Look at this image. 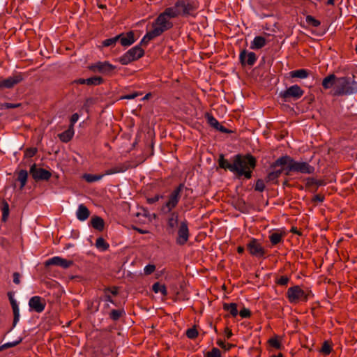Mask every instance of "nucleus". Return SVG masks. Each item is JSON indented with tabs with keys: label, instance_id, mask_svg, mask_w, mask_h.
<instances>
[{
	"label": "nucleus",
	"instance_id": "1",
	"mask_svg": "<svg viewBox=\"0 0 357 357\" xmlns=\"http://www.w3.org/2000/svg\"><path fill=\"white\" fill-rule=\"evenodd\" d=\"M280 167V169L269 172L265 178L266 183H278V178L284 173L286 176H291L293 173L312 174L315 168L308 162L296 161L292 157L285 155L278 158L270 166L271 169Z\"/></svg>",
	"mask_w": 357,
	"mask_h": 357
},
{
	"label": "nucleus",
	"instance_id": "2",
	"mask_svg": "<svg viewBox=\"0 0 357 357\" xmlns=\"http://www.w3.org/2000/svg\"><path fill=\"white\" fill-rule=\"evenodd\" d=\"M218 162L220 168L234 173L238 178L242 176L247 179L251 178L252 171L257 166V159L250 153L235 155L232 158V162H229L223 154H220Z\"/></svg>",
	"mask_w": 357,
	"mask_h": 357
},
{
	"label": "nucleus",
	"instance_id": "3",
	"mask_svg": "<svg viewBox=\"0 0 357 357\" xmlns=\"http://www.w3.org/2000/svg\"><path fill=\"white\" fill-rule=\"evenodd\" d=\"M354 75L338 77L335 96H347L357 93Z\"/></svg>",
	"mask_w": 357,
	"mask_h": 357
},
{
	"label": "nucleus",
	"instance_id": "4",
	"mask_svg": "<svg viewBox=\"0 0 357 357\" xmlns=\"http://www.w3.org/2000/svg\"><path fill=\"white\" fill-rule=\"evenodd\" d=\"M188 190L183 183H180L168 196V200L162 206L161 212L167 214L173 211L178 205L181 199V193L183 189Z\"/></svg>",
	"mask_w": 357,
	"mask_h": 357
},
{
	"label": "nucleus",
	"instance_id": "5",
	"mask_svg": "<svg viewBox=\"0 0 357 357\" xmlns=\"http://www.w3.org/2000/svg\"><path fill=\"white\" fill-rule=\"evenodd\" d=\"M314 296L311 290H303L300 286L295 285L289 287L287 291V298L291 303H297L299 301L306 302Z\"/></svg>",
	"mask_w": 357,
	"mask_h": 357
},
{
	"label": "nucleus",
	"instance_id": "6",
	"mask_svg": "<svg viewBox=\"0 0 357 357\" xmlns=\"http://www.w3.org/2000/svg\"><path fill=\"white\" fill-rule=\"evenodd\" d=\"M172 26L173 23L169 19L165 18L163 15L160 14L153 22L151 31L156 37H158L164 32L172 29Z\"/></svg>",
	"mask_w": 357,
	"mask_h": 357
},
{
	"label": "nucleus",
	"instance_id": "7",
	"mask_svg": "<svg viewBox=\"0 0 357 357\" xmlns=\"http://www.w3.org/2000/svg\"><path fill=\"white\" fill-rule=\"evenodd\" d=\"M176 3L182 16L192 15L199 7L197 0H177Z\"/></svg>",
	"mask_w": 357,
	"mask_h": 357
},
{
	"label": "nucleus",
	"instance_id": "8",
	"mask_svg": "<svg viewBox=\"0 0 357 357\" xmlns=\"http://www.w3.org/2000/svg\"><path fill=\"white\" fill-rule=\"evenodd\" d=\"M144 55V50L140 47V45H136L119 57L118 61L122 65H128L130 63L142 58Z\"/></svg>",
	"mask_w": 357,
	"mask_h": 357
},
{
	"label": "nucleus",
	"instance_id": "9",
	"mask_svg": "<svg viewBox=\"0 0 357 357\" xmlns=\"http://www.w3.org/2000/svg\"><path fill=\"white\" fill-rule=\"evenodd\" d=\"M304 93V91L297 84L291 86L286 90L280 93L279 96L284 102H289L291 100H296L301 98Z\"/></svg>",
	"mask_w": 357,
	"mask_h": 357
},
{
	"label": "nucleus",
	"instance_id": "10",
	"mask_svg": "<svg viewBox=\"0 0 357 357\" xmlns=\"http://www.w3.org/2000/svg\"><path fill=\"white\" fill-rule=\"evenodd\" d=\"M190 231L188 222L186 220L181 221L178 226L177 237L176 243L178 245H184L188 241Z\"/></svg>",
	"mask_w": 357,
	"mask_h": 357
},
{
	"label": "nucleus",
	"instance_id": "11",
	"mask_svg": "<svg viewBox=\"0 0 357 357\" xmlns=\"http://www.w3.org/2000/svg\"><path fill=\"white\" fill-rule=\"evenodd\" d=\"M23 79L24 77L21 73H16L6 79L0 77V90L12 89L15 85L20 83Z\"/></svg>",
	"mask_w": 357,
	"mask_h": 357
},
{
	"label": "nucleus",
	"instance_id": "12",
	"mask_svg": "<svg viewBox=\"0 0 357 357\" xmlns=\"http://www.w3.org/2000/svg\"><path fill=\"white\" fill-rule=\"evenodd\" d=\"M247 250L252 256L256 257H262L266 254L264 248L255 238H252L247 244Z\"/></svg>",
	"mask_w": 357,
	"mask_h": 357
},
{
	"label": "nucleus",
	"instance_id": "13",
	"mask_svg": "<svg viewBox=\"0 0 357 357\" xmlns=\"http://www.w3.org/2000/svg\"><path fill=\"white\" fill-rule=\"evenodd\" d=\"M29 173L36 181H48L52 176V173L50 171L43 168H38L36 164L31 165Z\"/></svg>",
	"mask_w": 357,
	"mask_h": 357
},
{
	"label": "nucleus",
	"instance_id": "14",
	"mask_svg": "<svg viewBox=\"0 0 357 357\" xmlns=\"http://www.w3.org/2000/svg\"><path fill=\"white\" fill-rule=\"evenodd\" d=\"M89 68L93 72H98L105 75H110L116 68V67L108 61H99L91 66Z\"/></svg>",
	"mask_w": 357,
	"mask_h": 357
},
{
	"label": "nucleus",
	"instance_id": "15",
	"mask_svg": "<svg viewBox=\"0 0 357 357\" xmlns=\"http://www.w3.org/2000/svg\"><path fill=\"white\" fill-rule=\"evenodd\" d=\"M29 306L31 311L41 313L45 308L46 301L45 298L39 296H34L29 299Z\"/></svg>",
	"mask_w": 357,
	"mask_h": 357
},
{
	"label": "nucleus",
	"instance_id": "16",
	"mask_svg": "<svg viewBox=\"0 0 357 357\" xmlns=\"http://www.w3.org/2000/svg\"><path fill=\"white\" fill-rule=\"evenodd\" d=\"M257 59L255 52H248L246 50H243L239 54L240 63L243 66L246 65L252 66Z\"/></svg>",
	"mask_w": 357,
	"mask_h": 357
},
{
	"label": "nucleus",
	"instance_id": "17",
	"mask_svg": "<svg viewBox=\"0 0 357 357\" xmlns=\"http://www.w3.org/2000/svg\"><path fill=\"white\" fill-rule=\"evenodd\" d=\"M73 264V261L71 260H67L60 257H54L47 260L45 263V266H57L63 268H68Z\"/></svg>",
	"mask_w": 357,
	"mask_h": 357
},
{
	"label": "nucleus",
	"instance_id": "18",
	"mask_svg": "<svg viewBox=\"0 0 357 357\" xmlns=\"http://www.w3.org/2000/svg\"><path fill=\"white\" fill-rule=\"evenodd\" d=\"M167 218V229L169 233H173L176 227L178 226V213L173 211L168 213Z\"/></svg>",
	"mask_w": 357,
	"mask_h": 357
},
{
	"label": "nucleus",
	"instance_id": "19",
	"mask_svg": "<svg viewBox=\"0 0 357 357\" xmlns=\"http://www.w3.org/2000/svg\"><path fill=\"white\" fill-rule=\"evenodd\" d=\"M119 41L121 45L123 47H128L132 45L135 42L134 32L132 31L127 33H122L117 35Z\"/></svg>",
	"mask_w": 357,
	"mask_h": 357
},
{
	"label": "nucleus",
	"instance_id": "20",
	"mask_svg": "<svg viewBox=\"0 0 357 357\" xmlns=\"http://www.w3.org/2000/svg\"><path fill=\"white\" fill-rule=\"evenodd\" d=\"M8 296L12 307L13 312V327H15L17 323L20 319V310L16 300L13 297V294L12 292L8 293Z\"/></svg>",
	"mask_w": 357,
	"mask_h": 357
},
{
	"label": "nucleus",
	"instance_id": "21",
	"mask_svg": "<svg viewBox=\"0 0 357 357\" xmlns=\"http://www.w3.org/2000/svg\"><path fill=\"white\" fill-rule=\"evenodd\" d=\"M337 79L334 74H330L323 79L321 85L325 90L329 89L334 85L337 86Z\"/></svg>",
	"mask_w": 357,
	"mask_h": 357
},
{
	"label": "nucleus",
	"instance_id": "22",
	"mask_svg": "<svg viewBox=\"0 0 357 357\" xmlns=\"http://www.w3.org/2000/svg\"><path fill=\"white\" fill-rule=\"evenodd\" d=\"M160 15H163L166 19L175 18L180 15V12L178 11V8L176 7V3H175L174 6L167 8L163 13H160Z\"/></svg>",
	"mask_w": 357,
	"mask_h": 357
},
{
	"label": "nucleus",
	"instance_id": "23",
	"mask_svg": "<svg viewBox=\"0 0 357 357\" xmlns=\"http://www.w3.org/2000/svg\"><path fill=\"white\" fill-rule=\"evenodd\" d=\"M129 164L128 163H121L115 167L109 169L105 171V174L106 175H110V174H114L117 173L124 172L129 168Z\"/></svg>",
	"mask_w": 357,
	"mask_h": 357
},
{
	"label": "nucleus",
	"instance_id": "24",
	"mask_svg": "<svg viewBox=\"0 0 357 357\" xmlns=\"http://www.w3.org/2000/svg\"><path fill=\"white\" fill-rule=\"evenodd\" d=\"M77 218L80 221L86 220L90 215V211L84 204H80L76 213Z\"/></svg>",
	"mask_w": 357,
	"mask_h": 357
},
{
	"label": "nucleus",
	"instance_id": "25",
	"mask_svg": "<svg viewBox=\"0 0 357 357\" xmlns=\"http://www.w3.org/2000/svg\"><path fill=\"white\" fill-rule=\"evenodd\" d=\"M91 226L95 229L102 231L105 227L104 220L99 216H93L91 219Z\"/></svg>",
	"mask_w": 357,
	"mask_h": 357
},
{
	"label": "nucleus",
	"instance_id": "26",
	"mask_svg": "<svg viewBox=\"0 0 357 357\" xmlns=\"http://www.w3.org/2000/svg\"><path fill=\"white\" fill-rule=\"evenodd\" d=\"M74 135V128L72 126H69L68 130L58 135L59 139L65 143L70 142Z\"/></svg>",
	"mask_w": 357,
	"mask_h": 357
},
{
	"label": "nucleus",
	"instance_id": "27",
	"mask_svg": "<svg viewBox=\"0 0 357 357\" xmlns=\"http://www.w3.org/2000/svg\"><path fill=\"white\" fill-rule=\"evenodd\" d=\"M266 44V40L263 36H256L250 45L252 50H258L264 47Z\"/></svg>",
	"mask_w": 357,
	"mask_h": 357
},
{
	"label": "nucleus",
	"instance_id": "28",
	"mask_svg": "<svg viewBox=\"0 0 357 357\" xmlns=\"http://www.w3.org/2000/svg\"><path fill=\"white\" fill-rule=\"evenodd\" d=\"M284 232H273L269 236V240L273 246H275L283 241Z\"/></svg>",
	"mask_w": 357,
	"mask_h": 357
},
{
	"label": "nucleus",
	"instance_id": "29",
	"mask_svg": "<svg viewBox=\"0 0 357 357\" xmlns=\"http://www.w3.org/2000/svg\"><path fill=\"white\" fill-rule=\"evenodd\" d=\"M237 307H238L237 304L235 303H224L222 305L223 310L225 311L229 312V314L233 317H236L238 314Z\"/></svg>",
	"mask_w": 357,
	"mask_h": 357
},
{
	"label": "nucleus",
	"instance_id": "30",
	"mask_svg": "<svg viewBox=\"0 0 357 357\" xmlns=\"http://www.w3.org/2000/svg\"><path fill=\"white\" fill-rule=\"evenodd\" d=\"M309 71L303 68L292 70L289 73L291 77L299 79H305L309 76Z\"/></svg>",
	"mask_w": 357,
	"mask_h": 357
},
{
	"label": "nucleus",
	"instance_id": "31",
	"mask_svg": "<svg viewBox=\"0 0 357 357\" xmlns=\"http://www.w3.org/2000/svg\"><path fill=\"white\" fill-rule=\"evenodd\" d=\"M28 178V172L26 170L21 169L17 172V181L20 182V190L25 186Z\"/></svg>",
	"mask_w": 357,
	"mask_h": 357
},
{
	"label": "nucleus",
	"instance_id": "32",
	"mask_svg": "<svg viewBox=\"0 0 357 357\" xmlns=\"http://www.w3.org/2000/svg\"><path fill=\"white\" fill-rule=\"evenodd\" d=\"M1 211L2 212L1 220L6 222L9 216V204L5 199L1 202Z\"/></svg>",
	"mask_w": 357,
	"mask_h": 357
},
{
	"label": "nucleus",
	"instance_id": "33",
	"mask_svg": "<svg viewBox=\"0 0 357 357\" xmlns=\"http://www.w3.org/2000/svg\"><path fill=\"white\" fill-rule=\"evenodd\" d=\"M152 290L155 293H161L163 296H167L168 294L166 286L165 284H161L160 282H157L154 283L152 286Z\"/></svg>",
	"mask_w": 357,
	"mask_h": 357
},
{
	"label": "nucleus",
	"instance_id": "34",
	"mask_svg": "<svg viewBox=\"0 0 357 357\" xmlns=\"http://www.w3.org/2000/svg\"><path fill=\"white\" fill-rule=\"evenodd\" d=\"M126 314L123 309L112 310L109 313V317L112 321H118L122 316Z\"/></svg>",
	"mask_w": 357,
	"mask_h": 357
},
{
	"label": "nucleus",
	"instance_id": "35",
	"mask_svg": "<svg viewBox=\"0 0 357 357\" xmlns=\"http://www.w3.org/2000/svg\"><path fill=\"white\" fill-rule=\"evenodd\" d=\"M105 174H84L83 178L88 183H93L100 180Z\"/></svg>",
	"mask_w": 357,
	"mask_h": 357
},
{
	"label": "nucleus",
	"instance_id": "36",
	"mask_svg": "<svg viewBox=\"0 0 357 357\" xmlns=\"http://www.w3.org/2000/svg\"><path fill=\"white\" fill-rule=\"evenodd\" d=\"M155 38L156 36L153 33V32L151 31H149L143 37L140 43L138 45H140L141 47L142 46H146L149 41L153 40Z\"/></svg>",
	"mask_w": 357,
	"mask_h": 357
},
{
	"label": "nucleus",
	"instance_id": "37",
	"mask_svg": "<svg viewBox=\"0 0 357 357\" xmlns=\"http://www.w3.org/2000/svg\"><path fill=\"white\" fill-rule=\"evenodd\" d=\"M103 82V79L101 77L94 76L92 77H89L86 79V84L91 86H98L101 84Z\"/></svg>",
	"mask_w": 357,
	"mask_h": 357
},
{
	"label": "nucleus",
	"instance_id": "38",
	"mask_svg": "<svg viewBox=\"0 0 357 357\" xmlns=\"http://www.w3.org/2000/svg\"><path fill=\"white\" fill-rule=\"evenodd\" d=\"M205 118L206 119L208 123L215 129H216L218 126H220V123L215 117H213L211 114L206 112L205 114Z\"/></svg>",
	"mask_w": 357,
	"mask_h": 357
},
{
	"label": "nucleus",
	"instance_id": "39",
	"mask_svg": "<svg viewBox=\"0 0 357 357\" xmlns=\"http://www.w3.org/2000/svg\"><path fill=\"white\" fill-rule=\"evenodd\" d=\"M96 246L98 249L105 251L109 248V245L103 238L99 237L96 240Z\"/></svg>",
	"mask_w": 357,
	"mask_h": 357
},
{
	"label": "nucleus",
	"instance_id": "40",
	"mask_svg": "<svg viewBox=\"0 0 357 357\" xmlns=\"http://www.w3.org/2000/svg\"><path fill=\"white\" fill-rule=\"evenodd\" d=\"M289 280V277L287 275L277 276L275 278V283L280 286H287Z\"/></svg>",
	"mask_w": 357,
	"mask_h": 357
},
{
	"label": "nucleus",
	"instance_id": "41",
	"mask_svg": "<svg viewBox=\"0 0 357 357\" xmlns=\"http://www.w3.org/2000/svg\"><path fill=\"white\" fill-rule=\"evenodd\" d=\"M119 42V38L117 36L106 39L102 42V45L103 47H114L116 44V43Z\"/></svg>",
	"mask_w": 357,
	"mask_h": 357
},
{
	"label": "nucleus",
	"instance_id": "42",
	"mask_svg": "<svg viewBox=\"0 0 357 357\" xmlns=\"http://www.w3.org/2000/svg\"><path fill=\"white\" fill-rule=\"evenodd\" d=\"M22 337H20L16 341H14V342H7L3 345H1L0 347V351L4 350V349H8V348H10V347H15L17 345H18L20 343H21L22 342Z\"/></svg>",
	"mask_w": 357,
	"mask_h": 357
},
{
	"label": "nucleus",
	"instance_id": "43",
	"mask_svg": "<svg viewBox=\"0 0 357 357\" xmlns=\"http://www.w3.org/2000/svg\"><path fill=\"white\" fill-rule=\"evenodd\" d=\"M204 357H221V352L219 349L213 347L211 351L204 353Z\"/></svg>",
	"mask_w": 357,
	"mask_h": 357
},
{
	"label": "nucleus",
	"instance_id": "44",
	"mask_svg": "<svg viewBox=\"0 0 357 357\" xmlns=\"http://www.w3.org/2000/svg\"><path fill=\"white\" fill-rule=\"evenodd\" d=\"M306 22L309 25H311V26H312L314 27H318L321 24L320 21H319L318 20L315 19L312 15H307L306 16Z\"/></svg>",
	"mask_w": 357,
	"mask_h": 357
},
{
	"label": "nucleus",
	"instance_id": "45",
	"mask_svg": "<svg viewBox=\"0 0 357 357\" xmlns=\"http://www.w3.org/2000/svg\"><path fill=\"white\" fill-rule=\"evenodd\" d=\"M186 336L189 339H195L198 336V331L196 329L195 326H193L192 328H188L186 331Z\"/></svg>",
	"mask_w": 357,
	"mask_h": 357
},
{
	"label": "nucleus",
	"instance_id": "46",
	"mask_svg": "<svg viewBox=\"0 0 357 357\" xmlns=\"http://www.w3.org/2000/svg\"><path fill=\"white\" fill-rule=\"evenodd\" d=\"M331 351L332 347L331 344L327 341H325L322 344L320 351L324 355H328L331 354Z\"/></svg>",
	"mask_w": 357,
	"mask_h": 357
},
{
	"label": "nucleus",
	"instance_id": "47",
	"mask_svg": "<svg viewBox=\"0 0 357 357\" xmlns=\"http://www.w3.org/2000/svg\"><path fill=\"white\" fill-rule=\"evenodd\" d=\"M103 293H109L111 296H117L119 294V288L115 286L105 287L103 289Z\"/></svg>",
	"mask_w": 357,
	"mask_h": 357
},
{
	"label": "nucleus",
	"instance_id": "48",
	"mask_svg": "<svg viewBox=\"0 0 357 357\" xmlns=\"http://www.w3.org/2000/svg\"><path fill=\"white\" fill-rule=\"evenodd\" d=\"M217 344L222 349H224L225 351H229L230 350L232 347H234V344H229V343H225L223 340H218L217 341Z\"/></svg>",
	"mask_w": 357,
	"mask_h": 357
},
{
	"label": "nucleus",
	"instance_id": "49",
	"mask_svg": "<svg viewBox=\"0 0 357 357\" xmlns=\"http://www.w3.org/2000/svg\"><path fill=\"white\" fill-rule=\"evenodd\" d=\"M264 181L262 179H257L255 183V190L258 192H263L265 190Z\"/></svg>",
	"mask_w": 357,
	"mask_h": 357
},
{
	"label": "nucleus",
	"instance_id": "50",
	"mask_svg": "<svg viewBox=\"0 0 357 357\" xmlns=\"http://www.w3.org/2000/svg\"><path fill=\"white\" fill-rule=\"evenodd\" d=\"M20 106H21L20 103L14 104V103L5 102V103H2L0 105V109H15V108L20 107Z\"/></svg>",
	"mask_w": 357,
	"mask_h": 357
},
{
	"label": "nucleus",
	"instance_id": "51",
	"mask_svg": "<svg viewBox=\"0 0 357 357\" xmlns=\"http://www.w3.org/2000/svg\"><path fill=\"white\" fill-rule=\"evenodd\" d=\"M37 151H38L37 148H35V147L29 148V149H26V151L24 152V155H25V157H27V158H31V157H33L36 154Z\"/></svg>",
	"mask_w": 357,
	"mask_h": 357
},
{
	"label": "nucleus",
	"instance_id": "52",
	"mask_svg": "<svg viewBox=\"0 0 357 357\" xmlns=\"http://www.w3.org/2000/svg\"><path fill=\"white\" fill-rule=\"evenodd\" d=\"M268 343L269 344L275 348V349H280L281 348V344L280 342V341L278 340L277 337H273V338H271L269 340H268Z\"/></svg>",
	"mask_w": 357,
	"mask_h": 357
},
{
	"label": "nucleus",
	"instance_id": "53",
	"mask_svg": "<svg viewBox=\"0 0 357 357\" xmlns=\"http://www.w3.org/2000/svg\"><path fill=\"white\" fill-rule=\"evenodd\" d=\"M241 318H249L251 316V312L249 309L243 307L238 312Z\"/></svg>",
	"mask_w": 357,
	"mask_h": 357
},
{
	"label": "nucleus",
	"instance_id": "54",
	"mask_svg": "<svg viewBox=\"0 0 357 357\" xmlns=\"http://www.w3.org/2000/svg\"><path fill=\"white\" fill-rule=\"evenodd\" d=\"M96 103V99L93 98H88L86 99L83 107L88 110L89 108Z\"/></svg>",
	"mask_w": 357,
	"mask_h": 357
},
{
	"label": "nucleus",
	"instance_id": "55",
	"mask_svg": "<svg viewBox=\"0 0 357 357\" xmlns=\"http://www.w3.org/2000/svg\"><path fill=\"white\" fill-rule=\"evenodd\" d=\"M155 270V266L153 264H149L145 266L144 271L145 275H151Z\"/></svg>",
	"mask_w": 357,
	"mask_h": 357
},
{
	"label": "nucleus",
	"instance_id": "56",
	"mask_svg": "<svg viewBox=\"0 0 357 357\" xmlns=\"http://www.w3.org/2000/svg\"><path fill=\"white\" fill-rule=\"evenodd\" d=\"M140 95H142L141 93L134 92L132 93L124 95V96H121L120 99H127V100L134 99Z\"/></svg>",
	"mask_w": 357,
	"mask_h": 357
},
{
	"label": "nucleus",
	"instance_id": "57",
	"mask_svg": "<svg viewBox=\"0 0 357 357\" xmlns=\"http://www.w3.org/2000/svg\"><path fill=\"white\" fill-rule=\"evenodd\" d=\"M163 197L162 195H156L153 197L147 198V202L149 204H154L157 202L160 198H162Z\"/></svg>",
	"mask_w": 357,
	"mask_h": 357
},
{
	"label": "nucleus",
	"instance_id": "58",
	"mask_svg": "<svg viewBox=\"0 0 357 357\" xmlns=\"http://www.w3.org/2000/svg\"><path fill=\"white\" fill-rule=\"evenodd\" d=\"M103 296H102V299L105 301V302H109L111 303H113L114 305L115 303L114 301V300L112 298V296L109 294V293H103Z\"/></svg>",
	"mask_w": 357,
	"mask_h": 357
},
{
	"label": "nucleus",
	"instance_id": "59",
	"mask_svg": "<svg viewBox=\"0 0 357 357\" xmlns=\"http://www.w3.org/2000/svg\"><path fill=\"white\" fill-rule=\"evenodd\" d=\"M79 115L77 113L73 114L70 118V125L69 126H72L74 128V124L78 121Z\"/></svg>",
	"mask_w": 357,
	"mask_h": 357
},
{
	"label": "nucleus",
	"instance_id": "60",
	"mask_svg": "<svg viewBox=\"0 0 357 357\" xmlns=\"http://www.w3.org/2000/svg\"><path fill=\"white\" fill-rule=\"evenodd\" d=\"M217 130L222 132V133H231L232 131L227 129V128H225V126H222L220 124V126H218V128H216Z\"/></svg>",
	"mask_w": 357,
	"mask_h": 357
},
{
	"label": "nucleus",
	"instance_id": "61",
	"mask_svg": "<svg viewBox=\"0 0 357 357\" xmlns=\"http://www.w3.org/2000/svg\"><path fill=\"white\" fill-rule=\"evenodd\" d=\"M13 282L16 284H19L20 283V274L17 272H15L13 275Z\"/></svg>",
	"mask_w": 357,
	"mask_h": 357
},
{
	"label": "nucleus",
	"instance_id": "62",
	"mask_svg": "<svg viewBox=\"0 0 357 357\" xmlns=\"http://www.w3.org/2000/svg\"><path fill=\"white\" fill-rule=\"evenodd\" d=\"M324 196L321 195L320 194L314 195L312 198L313 202H324Z\"/></svg>",
	"mask_w": 357,
	"mask_h": 357
},
{
	"label": "nucleus",
	"instance_id": "63",
	"mask_svg": "<svg viewBox=\"0 0 357 357\" xmlns=\"http://www.w3.org/2000/svg\"><path fill=\"white\" fill-rule=\"evenodd\" d=\"M316 178H307L306 179V187H311L313 185H315Z\"/></svg>",
	"mask_w": 357,
	"mask_h": 357
},
{
	"label": "nucleus",
	"instance_id": "64",
	"mask_svg": "<svg viewBox=\"0 0 357 357\" xmlns=\"http://www.w3.org/2000/svg\"><path fill=\"white\" fill-rule=\"evenodd\" d=\"M225 333L227 339H229L233 335L231 330L229 329L228 327L225 328Z\"/></svg>",
	"mask_w": 357,
	"mask_h": 357
}]
</instances>
